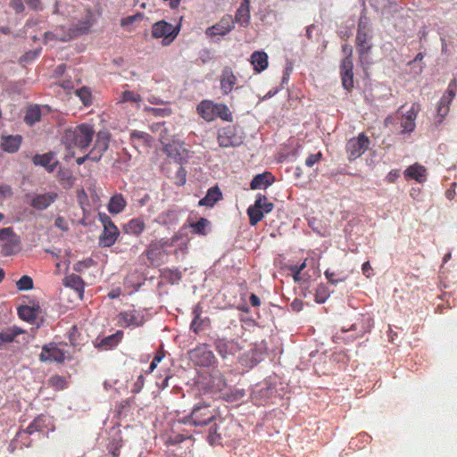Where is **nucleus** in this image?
<instances>
[{
	"label": "nucleus",
	"instance_id": "f3484780",
	"mask_svg": "<svg viewBox=\"0 0 457 457\" xmlns=\"http://www.w3.org/2000/svg\"><path fill=\"white\" fill-rule=\"evenodd\" d=\"M40 360L42 361H56L61 363L65 360V353L55 344L51 343L43 346Z\"/></svg>",
	"mask_w": 457,
	"mask_h": 457
},
{
	"label": "nucleus",
	"instance_id": "dca6fc26",
	"mask_svg": "<svg viewBox=\"0 0 457 457\" xmlns=\"http://www.w3.org/2000/svg\"><path fill=\"white\" fill-rule=\"evenodd\" d=\"M176 424L177 421L174 423L172 433L168 436L166 443L168 445H176L183 442H186V444H187V446L193 447L194 439L192 438V434L188 431L182 430L180 428L182 425L177 427Z\"/></svg>",
	"mask_w": 457,
	"mask_h": 457
},
{
	"label": "nucleus",
	"instance_id": "c9c22d12",
	"mask_svg": "<svg viewBox=\"0 0 457 457\" xmlns=\"http://www.w3.org/2000/svg\"><path fill=\"white\" fill-rule=\"evenodd\" d=\"M248 0H244L240 7L237 9L235 20L242 26H246L250 20L249 8L247 5Z\"/></svg>",
	"mask_w": 457,
	"mask_h": 457
},
{
	"label": "nucleus",
	"instance_id": "e2e57ef3",
	"mask_svg": "<svg viewBox=\"0 0 457 457\" xmlns=\"http://www.w3.org/2000/svg\"><path fill=\"white\" fill-rule=\"evenodd\" d=\"M406 180L415 179L421 183L426 180V173H404Z\"/></svg>",
	"mask_w": 457,
	"mask_h": 457
},
{
	"label": "nucleus",
	"instance_id": "f704fd0d",
	"mask_svg": "<svg viewBox=\"0 0 457 457\" xmlns=\"http://www.w3.org/2000/svg\"><path fill=\"white\" fill-rule=\"evenodd\" d=\"M38 309H39V306H37V307L28 306V305L20 306L18 308V314L21 320H27V321H32V320H36V318L37 316Z\"/></svg>",
	"mask_w": 457,
	"mask_h": 457
},
{
	"label": "nucleus",
	"instance_id": "5701e85b",
	"mask_svg": "<svg viewBox=\"0 0 457 457\" xmlns=\"http://www.w3.org/2000/svg\"><path fill=\"white\" fill-rule=\"evenodd\" d=\"M371 30H357L356 44L361 56L367 54L372 47Z\"/></svg>",
	"mask_w": 457,
	"mask_h": 457
},
{
	"label": "nucleus",
	"instance_id": "4468645a",
	"mask_svg": "<svg viewBox=\"0 0 457 457\" xmlns=\"http://www.w3.org/2000/svg\"><path fill=\"white\" fill-rule=\"evenodd\" d=\"M145 321L144 314L137 310L122 312L118 315V322L122 327H141Z\"/></svg>",
	"mask_w": 457,
	"mask_h": 457
},
{
	"label": "nucleus",
	"instance_id": "ea45409f",
	"mask_svg": "<svg viewBox=\"0 0 457 457\" xmlns=\"http://www.w3.org/2000/svg\"><path fill=\"white\" fill-rule=\"evenodd\" d=\"M330 292L328 287L324 284H320L315 291V301L318 303H323L329 297Z\"/></svg>",
	"mask_w": 457,
	"mask_h": 457
},
{
	"label": "nucleus",
	"instance_id": "72a5a7b5",
	"mask_svg": "<svg viewBox=\"0 0 457 457\" xmlns=\"http://www.w3.org/2000/svg\"><path fill=\"white\" fill-rule=\"evenodd\" d=\"M131 141L136 148L141 145H148L152 141V137L145 132L133 130L130 133Z\"/></svg>",
	"mask_w": 457,
	"mask_h": 457
},
{
	"label": "nucleus",
	"instance_id": "9d476101",
	"mask_svg": "<svg viewBox=\"0 0 457 457\" xmlns=\"http://www.w3.org/2000/svg\"><path fill=\"white\" fill-rule=\"evenodd\" d=\"M218 141L220 146H237L243 143L241 131L235 126L228 125L219 130Z\"/></svg>",
	"mask_w": 457,
	"mask_h": 457
},
{
	"label": "nucleus",
	"instance_id": "79ce46f5",
	"mask_svg": "<svg viewBox=\"0 0 457 457\" xmlns=\"http://www.w3.org/2000/svg\"><path fill=\"white\" fill-rule=\"evenodd\" d=\"M21 333L22 331L18 328H8L0 332V341L4 343L12 342L14 338Z\"/></svg>",
	"mask_w": 457,
	"mask_h": 457
},
{
	"label": "nucleus",
	"instance_id": "de8ad7c7",
	"mask_svg": "<svg viewBox=\"0 0 457 457\" xmlns=\"http://www.w3.org/2000/svg\"><path fill=\"white\" fill-rule=\"evenodd\" d=\"M19 290H29L33 288V280L28 276H22L16 283Z\"/></svg>",
	"mask_w": 457,
	"mask_h": 457
},
{
	"label": "nucleus",
	"instance_id": "393cba45",
	"mask_svg": "<svg viewBox=\"0 0 457 457\" xmlns=\"http://www.w3.org/2000/svg\"><path fill=\"white\" fill-rule=\"evenodd\" d=\"M57 198L54 192L36 195L30 201V205L37 210H45Z\"/></svg>",
	"mask_w": 457,
	"mask_h": 457
},
{
	"label": "nucleus",
	"instance_id": "0e129e2a",
	"mask_svg": "<svg viewBox=\"0 0 457 457\" xmlns=\"http://www.w3.org/2000/svg\"><path fill=\"white\" fill-rule=\"evenodd\" d=\"M325 277L327 278V279L332 285H337V283L342 282V281L345 280L344 278H336V273L334 271H330L329 270H327L325 271Z\"/></svg>",
	"mask_w": 457,
	"mask_h": 457
},
{
	"label": "nucleus",
	"instance_id": "2eb2a0df",
	"mask_svg": "<svg viewBox=\"0 0 457 457\" xmlns=\"http://www.w3.org/2000/svg\"><path fill=\"white\" fill-rule=\"evenodd\" d=\"M418 108L415 104H412L410 110L403 112V106H402L397 114H401V127L403 133L412 132L415 129V120L417 118Z\"/></svg>",
	"mask_w": 457,
	"mask_h": 457
},
{
	"label": "nucleus",
	"instance_id": "f03ea898",
	"mask_svg": "<svg viewBox=\"0 0 457 457\" xmlns=\"http://www.w3.org/2000/svg\"><path fill=\"white\" fill-rule=\"evenodd\" d=\"M95 130L89 124H80L73 129H67L64 132L63 141L69 146L84 149L92 142Z\"/></svg>",
	"mask_w": 457,
	"mask_h": 457
},
{
	"label": "nucleus",
	"instance_id": "603ef678",
	"mask_svg": "<svg viewBox=\"0 0 457 457\" xmlns=\"http://www.w3.org/2000/svg\"><path fill=\"white\" fill-rule=\"evenodd\" d=\"M288 270H290L295 282H301L307 279L306 273H302V271H300L299 269H296V267L290 265Z\"/></svg>",
	"mask_w": 457,
	"mask_h": 457
},
{
	"label": "nucleus",
	"instance_id": "680f3d73",
	"mask_svg": "<svg viewBox=\"0 0 457 457\" xmlns=\"http://www.w3.org/2000/svg\"><path fill=\"white\" fill-rule=\"evenodd\" d=\"M28 7L33 11H42L44 9L41 0H24Z\"/></svg>",
	"mask_w": 457,
	"mask_h": 457
},
{
	"label": "nucleus",
	"instance_id": "f257e3e1",
	"mask_svg": "<svg viewBox=\"0 0 457 457\" xmlns=\"http://www.w3.org/2000/svg\"><path fill=\"white\" fill-rule=\"evenodd\" d=\"M218 417V411L211 404L201 402L195 404L190 414L177 420L176 426L205 427Z\"/></svg>",
	"mask_w": 457,
	"mask_h": 457
},
{
	"label": "nucleus",
	"instance_id": "7ed1b4c3",
	"mask_svg": "<svg viewBox=\"0 0 457 457\" xmlns=\"http://www.w3.org/2000/svg\"><path fill=\"white\" fill-rule=\"evenodd\" d=\"M212 422L207 436L210 445H221L225 438L231 437L230 428L235 426L232 420L217 417Z\"/></svg>",
	"mask_w": 457,
	"mask_h": 457
},
{
	"label": "nucleus",
	"instance_id": "4be33fe9",
	"mask_svg": "<svg viewBox=\"0 0 457 457\" xmlns=\"http://www.w3.org/2000/svg\"><path fill=\"white\" fill-rule=\"evenodd\" d=\"M201 312L202 311L199 305L195 306L193 310L194 319L190 324V329L195 334H199L211 325L210 319L207 317L202 318Z\"/></svg>",
	"mask_w": 457,
	"mask_h": 457
},
{
	"label": "nucleus",
	"instance_id": "a19ab883",
	"mask_svg": "<svg viewBox=\"0 0 457 457\" xmlns=\"http://www.w3.org/2000/svg\"><path fill=\"white\" fill-rule=\"evenodd\" d=\"M161 247L159 246L157 241L151 242L145 250V255L147 259L151 262H154L161 256Z\"/></svg>",
	"mask_w": 457,
	"mask_h": 457
},
{
	"label": "nucleus",
	"instance_id": "052dcab7",
	"mask_svg": "<svg viewBox=\"0 0 457 457\" xmlns=\"http://www.w3.org/2000/svg\"><path fill=\"white\" fill-rule=\"evenodd\" d=\"M24 3V0H11L9 4L16 13H21L25 10Z\"/></svg>",
	"mask_w": 457,
	"mask_h": 457
},
{
	"label": "nucleus",
	"instance_id": "338daca9",
	"mask_svg": "<svg viewBox=\"0 0 457 457\" xmlns=\"http://www.w3.org/2000/svg\"><path fill=\"white\" fill-rule=\"evenodd\" d=\"M321 158V154L320 153H317V154H311L306 160H305V164L308 168H312L314 163H316L317 162L320 161V159Z\"/></svg>",
	"mask_w": 457,
	"mask_h": 457
},
{
	"label": "nucleus",
	"instance_id": "412c9836",
	"mask_svg": "<svg viewBox=\"0 0 457 457\" xmlns=\"http://www.w3.org/2000/svg\"><path fill=\"white\" fill-rule=\"evenodd\" d=\"M50 425V418L46 415H38L33 421L23 430H20L17 433V436H21L22 434L31 435L37 431L41 432L45 428Z\"/></svg>",
	"mask_w": 457,
	"mask_h": 457
},
{
	"label": "nucleus",
	"instance_id": "6e6d98bb",
	"mask_svg": "<svg viewBox=\"0 0 457 457\" xmlns=\"http://www.w3.org/2000/svg\"><path fill=\"white\" fill-rule=\"evenodd\" d=\"M141 97L138 94L133 91H124L122 93V102H134L137 103L140 101Z\"/></svg>",
	"mask_w": 457,
	"mask_h": 457
},
{
	"label": "nucleus",
	"instance_id": "4c0bfd02",
	"mask_svg": "<svg viewBox=\"0 0 457 457\" xmlns=\"http://www.w3.org/2000/svg\"><path fill=\"white\" fill-rule=\"evenodd\" d=\"M210 224L211 222L207 219L201 218L198 221L190 224V227L192 228V233L205 236L207 234L206 229Z\"/></svg>",
	"mask_w": 457,
	"mask_h": 457
},
{
	"label": "nucleus",
	"instance_id": "bb28decb",
	"mask_svg": "<svg viewBox=\"0 0 457 457\" xmlns=\"http://www.w3.org/2000/svg\"><path fill=\"white\" fill-rule=\"evenodd\" d=\"M272 173H258L251 181L250 187L253 190L266 189L275 182Z\"/></svg>",
	"mask_w": 457,
	"mask_h": 457
},
{
	"label": "nucleus",
	"instance_id": "5fc2aeb1",
	"mask_svg": "<svg viewBox=\"0 0 457 457\" xmlns=\"http://www.w3.org/2000/svg\"><path fill=\"white\" fill-rule=\"evenodd\" d=\"M193 450L190 446H186V449L183 453H179L178 451H171L167 453V457H192Z\"/></svg>",
	"mask_w": 457,
	"mask_h": 457
},
{
	"label": "nucleus",
	"instance_id": "cd10ccee",
	"mask_svg": "<svg viewBox=\"0 0 457 457\" xmlns=\"http://www.w3.org/2000/svg\"><path fill=\"white\" fill-rule=\"evenodd\" d=\"M221 198L222 194L219 187L215 186L208 189L205 196L199 201L198 204L200 206L213 207Z\"/></svg>",
	"mask_w": 457,
	"mask_h": 457
},
{
	"label": "nucleus",
	"instance_id": "1a4fd4ad",
	"mask_svg": "<svg viewBox=\"0 0 457 457\" xmlns=\"http://www.w3.org/2000/svg\"><path fill=\"white\" fill-rule=\"evenodd\" d=\"M213 345L223 359L235 357L242 350V345L236 339H228L226 337H218L214 340Z\"/></svg>",
	"mask_w": 457,
	"mask_h": 457
},
{
	"label": "nucleus",
	"instance_id": "423d86ee",
	"mask_svg": "<svg viewBox=\"0 0 457 457\" xmlns=\"http://www.w3.org/2000/svg\"><path fill=\"white\" fill-rule=\"evenodd\" d=\"M110 141V133L106 130H101L96 134V139L93 149L84 157L77 159V163L80 164L85 160H91L97 162L100 160L102 154L108 149Z\"/></svg>",
	"mask_w": 457,
	"mask_h": 457
},
{
	"label": "nucleus",
	"instance_id": "774afa93",
	"mask_svg": "<svg viewBox=\"0 0 457 457\" xmlns=\"http://www.w3.org/2000/svg\"><path fill=\"white\" fill-rule=\"evenodd\" d=\"M456 87H457L456 80L451 81L448 86L447 91L444 96H448V98L453 99L455 96Z\"/></svg>",
	"mask_w": 457,
	"mask_h": 457
},
{
	"label": "nucleus",
	"instance_id": "b1692460",
	"mask_svg": "<svg viewBox=\"0 0 457 457\" xmlns=\"http://www.w3.org/2000/svg\"><path fill=\"white\" fill-rule=\"evenodd\" d=\"M220 89L224 95H228L237 83V77L233 73L231 68L226 67L222 70L220 78Z\"/></svg>",
	"mask_w": 457,
	"mask_h": 457
},
{
	"label": "nucleus",
	"instance_id": "e433bc0d",
	"mask_svg": "<svg viewBox=\"0 0 457 457\" xmlns=\"http://www.w3.org/2000/svg\"><path fill=\"white\" fill-rule=\"evenodd\" d=\"M41 118V111L37 105L30 106L27 109L24 116V121L32 126Z\"/></svg>",
	"mask_w": 457,
	"mask_h": 457
},
{
	"label": "nucleus",
	"instance_id": "49530a36",
	"mask_svg": "<svg viewBox=\"0 0 457 457\" xmlns=\"http://www.w3.org/2000/svg\"><path fill=\"white\" fill-rule=\"evenodd\" d=\"M62 31V28L56 29L54 32L52 31H46L44 34V40L45 44H46L50 40L57 39L60 41H63L62 37H65L66 32H61Z\"/></svg>",
	"mask_w": 457,
	"mask_h": 457
},
{
	"label": "nucleus",
	"instance_id": "a18cd8bd",
	"mask_svg": "<svg viewBox=\"0 0 457 457\" xmlns=\"http://www.w3.org/2000/svg\"><path fill=\"white\" fill-rule=\"evenodd\" d=\"M49 386L56 390H62L66 387V379L59 375L52 376L49 378Z\"/></svg>",
	"mask_w": 457,
	"mask_h": 457
},
{
	"label": "nucleus",
	"instance_id": "58836bf2",
	"mask_svg": "<svg viewBox=\"0 0 457 457\" xmlns=\"http://www.w3.org/2000/svg\"><path fill=\"white\" fill-rule=\"evenodd\" d=\"M159 220L160 222L165 225L177 223L179 220L177 211L167 210L159 215Z\"/></svg>",
	"mask_w": 457,
	"mask_h": 457
},
{
	"label": "nucleus",
	"instance_id": "6ab92c4d",
	"mask_svg": "<svg viewBox=\"0 0 457 457\" xmlns=\"http://www.w3.org/2000/svg\"><path fill=\"white\" fill-rule=\"evenodd\" d=\"M123 337V332L117 330L114 334L108 337L100 338L97 337L95 341V346L100 350H110L116 347Z\"/></svg>",
	"mask_w": 457,
	"mask_h": 457
},
{
	"label": "nucleus",
	"instance_id": "864d4df0",
	"mask_svg": "<svg viewBox=\"0 0 457 457\" xmlns=\"http://www.w3.org/2000/svg\"><path fill=\"white\" fill-rule=\"evenodd\" d=\"M121 447H122V442H121V440H118V441L112 442L108 446V450L112 457H119L120 450Z\"/></svg>",
	"mask_w": 457,
	"mask_h": 457
},
{
	"label": "nucleus",
	"instance_id": "20e7f679",
	"mask_svg": "<svg viewBox=\"0 0 457 457\" xmlns=\"http://www.w3.org/2000/svg\"><path fill=\"white\" fill-rule=\"evenodd\" d=\"M98 217L104 227L103 232L99 237L98 244L102 247H110L115 244L120 235V231L106 213L100 212Z\"/></svg>",
	"mask_w": 457,
	"mask_h": 457
},
{
	"label": "nucleus",
	"instance_id": "8fccbe9b",
	"mask_svg": "<svg viewBox=\"0 0 457 457\" xmlns=\"http://www.w3.org/2000/svg\"><path fill=\"white\" fill-rule=\"evenodd\" d=\"M94 264V261L91 258L84 261H79L73 265V270L77 272H82L86 269L91 267Z\"/></svg>",
	"mask_w": 457,
	"mask_h": 457
},
{
	"label": "nucleus",
	"instance_id": "6e6552de",
	"mask_svg": "<svg viewBox=\"0 0 457 457\" xmlns=\"http://www.w3.org/2000/svg\"><path fill=\"white\" fill-rule=\"evenodd\" d=\"M162 145H163V150L167 156L172 159L175 162L183 163L184 162H187L189 157L188 151L179 140L172 139V141H167L162 137Z\"/></svg>",
	"mask_w": 457,
	"mask_h": 457
},
{
	"label": "nucleus",
	"instance_id": "c756f323",
	"mask_svg": "<svg viewBox=\"0 0 457 457\" xmlns=\"http://www.w3.org/2000/svg\"><path fill=\"white\" fill-rule=\"evenodd\" d=\"M21 143V137L15 136H4L2 137L1 146L4 151L8 153H15L19 150Z\"/></svg>",
	"mask_w": 457,
	"mask_h": 457
},
{
	"label": "nucleus",
	"instance_id": "a211bd4d",
	"mask_svg": "<svg viewBox=\"0 0 457 457\" xmlns=\"http://www.w3.org/2000/svg\"><path fill=\"white\" fill-rule=\"evenodd\" d=\"M234 20L230 15L223 17L217 24L207 28V36H225L234 29Z\"/></svg>",
	"mask_w": 457,
	"mask_h": 457
},
{
	"label": "nucleus",
	"instance_id": "7c9ffc66",
	"mask_svg": "<svg viewBox=\"0 0 457 457\" xmlns=\"http://www.w3.org/2000/svg\"><path fill=\"white\" fill-rule=\"evenodd\" d=\"M251 62L257 72H262L268 67V55L265 52L255 51L251 55Z\"/></svg>",
	"mask_w": 457,
	"mask_h": 457
},
{
	"label": "nucleus",
	"instance_id": "37998d69",
	"mask_svg": "<svg viewBox=\"0 0 457 457\" xmlns=\"http://www.w3.org/2000/svg\"><path fill=\"white\" fill-rule=\"evenodd\" d=\"M216 109V118L219 117L226 121L232 120V113L226 104H217Z\"/></svg>",
	"mask_w": 457,
	"mask_h": 457
},
{
	"label": "nucleus",
	"instance_id": "3c124183",
	"mask_svg": "<svg viewBox=\"0 0 457 457\" xmlns=\"http://www.w3.org/2000/svg\"><path fill=\"white\" fill-rule=\"evenodd\" d=\"M163 276L169 278L172 283L178 282L181 278V273L178 270L166 269L162 272Z\"/></svg>",
	"mask_w": 457,
	"mask_h": 457
},
{
	"label": "nucleus",
	"instance_id": "bf43d9fd",
	"mask_svg": "<svg viewBox=\"0 0 457 457\" xmlns=\"http://www.w3.org/2000/svg\"><path fill=\"white\" fill-rule=\"evenodd\" d=\"M353 62L351 57L345 56L341 63V73H351L353 72Z\"/></svg>",
	"mask_w": 457,
	"mask_h": 457
},
{
	"label": "nucleus",
	"instance_id": "9b49d317",
	"mask_svg": "<svg viewBox=\"0 0 457 457\" xmlns=\"http://www.w3.org/2000/svg\"><path fill=\"white\" fill-rule=\"evenodd\" d=\"M152 34L153 37L156 38L163 37V43L168 45L175 38L178 31L173 25L164 21H161L154 24Z\"/></svg>",
	"mask_w": 457,
	"mask_h": 457
},
{
	"label": "nucleus",
	"instance_id": "c85d7f7f",
	"mask_svg": "<svg viewBox=\"0 0 457 457\" xmlns=\"http://www.w3.org/2000/svg\"><path fill=\"white\" fill-rule=\"evenodd\" d=\"M145 228V223L141 218H134L123 226V231L126 234L138 237Z\"/></svg>",
	"mask_w": 457,
	"mask_h": 457
},
{
	"label": "nucleus",
	"instance_id": "2f4dec72",
	"mask_svg": "<svg viewBox=\"0 0 457 457\" xmlns=\"http://www.w3.org/2000/svg\"><path fill=\"white\" fill-rule=\"evenodd\" d=\"M64 285L74 289L79 295L80 298L82 297L85 288V282L81 277L77 274H70L65 277Z\"/></svg>",
	"mask_w": 457,
	"mask_h": 457
},
{
	"label": "nucleus",
	"instance_id": "69168bd1",
	"mask_svg": "<svg viewBox=\"0 0 457 457\" xmlns=\"http://www.w3.org/2000/svg\"><path fill=\"white\" fill-rule=\"evenodd\" d=\"M358 30H371L368 18L362 14L358 23Z\"/></svg>",
	"mask_w": 457,
	"mask_h": 457
},
{
	"label": "nucleus",
	"instance_id": "09e8293b",
	"mask_svg": "<svg viewBox=\"0 0 457 457\" xmlns=\"http://www.w3.org/2000/svg\"><path fill=\"white\" fill-rule=\"evenodd\" d=\"M58 179L65 188L71 187L74 182V178L71 173H58Z\"/></svg>",
	"mask_w": 457,
	"mask_h": 457
},
{
	"label": "nucleus",
	"instance_id": "13d9d810",
	"mask_svg": "<svg viewBox=\"0 0 457 457\" xmlns=\"http://www.w3.org/2000/svg\"><path fill=\"white\" fill-rule=\"evenodd\" d=\"M145 385V377L140 374L135 383L133 384V386L131 388V392L133 394H138L144 387Z\"/></svg>",
	"mask_w": 457,
	"mask_h": 457
},
{
	"label": "nucleus",
	"instance_id": "0eeeda50",
	"mask_svg": "<svg viewBox=\"0 0 457 457\" xmlns=\"http://www.w3.org/2000/svg\"><path fill=\"white\" fill-rule=\"evenodd\" d=\"M94 23L95 19L93 12L90 10H87L82 18L68 29L65 37H62L63 42L69 41L79 36L87 34Z\"/></svg>",
	"mask_w": 457,
	"mask_h": 457
},
{
	"label": "nucleus",
	"instance_id": "c03bdc74",
	"mask_svg": "<svg viewBox=\"0 0 457 457\" xmlns=\"http://www.w3.org/2000/svg\"><path fill=\"white\" fill-rule=\"evenodd\" d=\"M75 94L78 97H79L84 105L87 106L91 104V92L87 87H83L79 88L75 91Z\"/></svg>",
	"mask_w": 457,
	"mask_h": 457
},
{
	"label": "nucleus",
	"instance_id": "a878e982",
	"mask_svg": "<svg viewBox=\"0 0 457 457\" xmlns=\"http://www.w3.org/2000/svg\"><path fill=\"white\" fill-rule=\"evenodd\" d=\"M217 104L212 101L204 100L197 105L198 114L207 121L216 119Z\"/></svg>",
	"mask_w": 457,
	"mask_h": 457
},
{
	"label": "nucleus",
	"instance_id": "ddd939ff",
	"mask_svg": "<svg viewBox=\"0 0 457 457\" xmlns=\"http://www.w3.org/2000/svg\"><path fill=\"white\" fill-rule=\"evenodd\" d=\"M192 357L198 365L203 367H209L216 361L214 353L209 349L207 345L196 346L192 351Z\"/></svg>",
	"mask_w": 457,
	"mask_h": 457
},
{
	"label": "nucleus",
	"instance_id": "f8f14e48",
	"mask_svg": "<svg viewBox=\"0 0 457 457\" xmlns=\"http://www.w3.org/2000/svg\"><path fill=\"white\" fill-rule=\"evenodd\" d=\"M370 145L369 138L362 133L357 137L351 138L346 145V150L350 159L361 156Z\"/></svg>",
	"mask_w": 457,
	"mask_h": 457
},
{
	"label": "nucleus",
	"instance_id": "473e14b6",
	"mask_svg": "<svg viewBox=\"0 0 457 457\" xmlns=\"http://www.w3.org/2000/svg\"><path fill=\"white\" fill-rule=\"evenodd\" d=\"M127 205V202L121 194L114 195L108 204V211L112 214H118L121 212Z\"/></svg>",
	"mask_w": 457,
	"mask_h": 457
},
{
	"label": "nucleus",
	"instance_id": "4d7b16f0",
	"mask_svg": "<svg viewBox=\"0 0 457 457\" xmlns=\"http://www.w3.org/2000/svg\"><path fill=\"white\" fill-rule=\"evenodd\" d=\"M343 87L349 90L353 87V72L351 73H341Z\"/></svg>",
	"mask_w": 457,
	"mask_h": 457
},
{
	"label": "nucleus",
	"instance_id": "aec40b11",
	"mask_svg": "<svg viewBox=\"0 0 457 457\" xmlns=\"http://www.w3.org/2000/svg\"><path fill=\"white\" fill-rule=\"evenodd\" d=\"M33 162L35 165H39L48 171H54L59 166V161L56 158V155L53 152H49L43 154H36L33 157Z\"/></svg>",
	"mask_w": 457,
	"mask_h": 457
},
{
	"label": "nucleus",
	"instance_id": "39448f33",
	"mask_svg": "<svg viewBox=\"0 0 457 457\" xmlns=\"http://www.w3.org/2000/svg\"><path fill=\"white\" fill-rule=\"evenodd\" d=\"M273 208L274 204L269 202L265 195H257L254 204L247 208L250 224L255 226L263 219L264 214L270 213Z\"/></svg>",
	"mask_w": 457,
	"mask_h": 457
}]
</instances>
